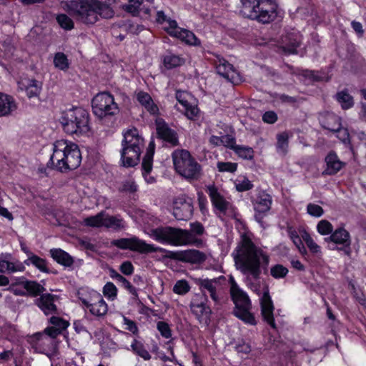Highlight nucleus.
Segmentation results:
<instances>
[{"instance_id":"1","label":"nucleus","mask_w":366,"mask_h":366,"mask_svg":"<svg viewBox=\"0 0 366 366\" xmlns=\"http://www.w3.org/2000/svg\"><path fill=\"white\" fill-rule=\"evenodd\" d=\"M232 256L237 269L245 276L247 286L259 293L262 268L268 266L269 255L252 242L250 234L243 233Z\"/></svg>"},{"instance_id":"2","label":"nucleus","mask_w":366,"mask_h":366,"mask_svg":"<svg viewBox=\"0 0 366 366\" xmlns=\"http://www.w3.org/2000/svg\"><path fill=\"white\" fill-rule=\"evenodd\" d=\"M190 230L172 227H162L150 231L149 236L154 240L175 247L202 244L199 236L203 234L204 228L198 222L190 224Z\"/></svg>"},{"instance_id":"3","label":"nucleus","mask_w":366,"mask_h":366,"mask_svg":"<svg viewBox=\"0 0 366 366\" xmlns=\"http://www.w3.org/2000/svg\"><path fill=\"white\" fill-rule=\"evenodd\" d=\"M50 162L52 167L60 172L76 169L81 162L79 147L75 143L64 139L56 141Z\"/></svg>"},{"instance_id":"4","label":"nucleus","mask_w":366,"mask_h":366,"mask_svg":"<svg viewBox=\"0 0 366 366\" xmlns=\"http://www.w3.org/2000/svg\"><path fill=\"white\" fill-rule=\"evenodd\" d=\"M122 145L121 159L123 165L128 167L137 165L144 147V139L137 129H129L124 133Z\"/></svg>"},{"instance_id":"5","label":"nucleus","mask_w":366,"mask_h":366,"mask_svg":"<svg viewBox=\"0 0 366 366\" xmlns=\"http://www.w3.org/2000/svg\"><path fill=\"white\" fill-rule=\"evenodd\" d=\"M89 117L86 110L74 107L61 112L60 122L66 133L83 134L89 130Z\"/></svg>"},{"instance_id":"6","label":"nucleus","mask_w":366,"mask_h":366,"mask_svg":"<svg viewBox=\"0 0 366 366\" xmlns=\"http://www.w3.org/2000/svg\"><path fill=\"white\" fill-rule=\"evenodd\" d=\"M172 160L178 174L189 180H197L201 176V166L185 149H177L172 153Z\"/></svg>"},{"instance_id":"7","label":"nucleus","mask_w":366,"mask_h":366,"mask_svg":"<svg viewBox=\"0 0 366 366\" xmlns=\"http://www.w3.org/2000/svg\"><path fill=\"white\" fill-rule=\"evenodd\" d=\"M230 293L236 306L234 310L235 316L246 324L255 325L254 317L249 312L251 302L249 297L238 287L233 278H231Z\"/></svg>"},{"instance_id":"8","label":"nucleus","mask_w":366,"mask_h":366,"mask_svg":"<svg viewBox=\"0 0 366 366\" xmlns=\"http://www.w3.org/2000/svg\"><path fill=\"white\" fill-rule=\"evenodd\" d=\"M97 0H73L68 4L71 14L79 21L93 25L97 22Z\"/></svg>"},{"instance_id":"9","label":"nucleus","mask_w":366,"mask_h":366,"mask_svg":"<svg viewBox=\"0 0 366 366\" xmlns=\"http://www.w3.org/2000/svg\"><path fill=\"white\" fill-rule=\"evenodd\" d=\"M92 106L94 114L99 118L115 115L119 112L113 96L108 92L97 94L92 99Z\"/></svg>"},{"instance_id":"10","label":"nucleus","mask_w":366,"mask_h":366,"mask_svg":"<svg viewBox=\"0 0 366 366\" xmlns=\"http://www.w3.org/2000/svg\"><path fill=\"white\" fill-rule=\"evenodd\" d=\"M111 244L121 249H129L142 254L154 252L159 250V248L154 244H147L136 236L130 238L114 239L111 242Z\"/></svg>"},{"instance_id":"11","label":"nucleus","mask_w":366,"mask_h":366,"mask_svg":"<svg viewBox=\"0 0 366 366\" xmlns=\"http://www.w3.org/2000/svg\"><path fill=\"white\" fill-rule=\"evenodd\" d=\"M207 192L217 214L229 217L235 215V208L232 204L214 186H209Z\"/></svg>"},{"instance_id":"12","label":"nucleus","mask_w":366,"mask_h":366,"mask_svg":"<svg viewBox=\"0 0 366 366\" xmlns=\"http://www.w3.org/2000/svg\"><path fill=\"white\" fill-rule=\"evenodd\" d=\"M225 281V277L220 276L214 279L195 280V283L199 287V290L206 295L209 293L210 297L214 302H218L220 299V293L222 289V282Z\"/></svg>"},{"instance_id":"13","label":"nucleus","mask_w":366,"mask_h":366,"mask_svg":"<svg viewBox=\"0 0 366 366\" xmlns=\"http://www.w3.org/2000/svg\"><path fill=\"white\" fill-rule=\"evenodd\" d=\"M167 24L165 30L170 36L177 38L189 45L199 46L201 44L200 40L193 32L179 27L176 21L169 19Z\"/></svg>"},{"instance_id":"14","label":"nucleus","mask_w":366,"mask_h":366,"mask_svg":"<svg viewBox=\"0 0 366 366\" xmlns=\"http://www.w3.org/2000/svg\"><path fill=\"white\" fill-rule=\"evenodd\" d=\"M252 202L255 211L254 218L261 222L263 216L271 209L272 197L264 191H259L252 197Z\"/></svg>"},{"instance_id":"15","label":"nucleus","mask_w":366,"mask_h":366,"mask_svg":"<svg viewBox=\"0 0 366 366\" xmlns=\"http://www.w3.org/2000/svg\"><path fill=\"white\" fill-rule=\"evenodd\" d=\"M256 20L263 24L269 23L277 15V4L273 0H257Z\"/></svg>"},{"instance_id":"16","label":"nucleus","mask_w":366,"mask_h":366,"mask_svg":"<svg viewBox=\"0 0 366 366\" xmlns=\"http://www.w3.org/2000/svg\"><path fill=\"white\" fill-rule=\"evenodd\" d=\"M80 300L94 316L103 317L107 313L108 305L98 292H93L89 299L80 297Z\"/></svg>"},{"instance_id":"17","label":"nucleus","mask_w":366,"mask_h":366,"mask_svg":"<svg viewBox=\"0 0 366 366\" xmlns=\"http://www.w3.org/2000/svg\"><path fill=\"white\" fill-rule=\"evenodd\" d=\"M322 126L333 132L337 133V137L344 144H350V134L347 129L341 127L340 119L334 114H326L322 120Z\"/></svg>"},{"instance_id":"18","label":"nucleus","mask_w":366,"mask_h":366,"mask_svg":"<svg viewBox=\"0 0 366 366\" xmlns=\"http://www.w3.org/2000/svg\"><path fill=\"white\" fill-rule=\"evenodd\" d=\"M193 214V204L191 199L179 197L174 201L173 214L178 220H187Z\"/></svg>"},{"instance_id":"19","label":"nucleus","mask_w":366,"mask_h":366,"mask_svg":"<svg viewBox=\"0 0 366 366\" xmlns=\"http://www.w3.org/2000/svg\"><path fill=\"white\" fill-rule=\"evenodd\" d=\"M124 9L134 16L140 13L149 15L155 7L154 0H128V4L124 6Z\"/></svg>"},{"instance_id":"20","label":"nucleus","mask_w":366,"mask_h":366,"mask_svg":"<svg viewBox=\"0 0 366 366\" xmlns=\"http://www.w3.org/2000/svg\"><path fill=\"white\" fill-rule=\"evenodd\" d=\"M191 95L186 92L178 91L176 93V99L182 106L185 116L191 120H195L199 115V109L197 105L189 102Z\"/></svg>"},{"instance_id":"21","label":"nucleus","mask_w":366,"mask_h":366,"mask_svg":"<svg viewBox=\"0 0 366 366\" xmlns=\"http://www.w3.org/2000/svg\"><path fill=\"white\" fill-rule=\"evenodd\" d=\"M218 74L225 78L232 84H238L241 77L233 66L224 59H219L216 65Z\"/></svg>"},{"instance_id":"22","label":"nucleus","mask_w":366,"mask_h":366,"mask_svg":"<svg viewBox=\"0 0 366 366\" xmlns=\"http://www.w3.org/2000/svg\"><path fill=\"white\" fill-rule=\"evenodd\" d=\"M261 312L264 320L272 327L275 328V322L273 316L274 305L271 297L269 295V291L267 289L260 299Z\"/></svg>"},{"instance_id":"23","label":"nucleus","mask_w":366,"mask_h":366,"mask_svg":"<svg viewBox=\"0 0 366 366\" xmlns=\"http://www.w3.org/2000/svg\"><path fill=\"white\" fill-rule=\"evenodd\" d=\"M56 296L51 294H43L35 300V304L46 315L57 313L55 305Z\"/></svg>"},{"instance_id":"24","label":"nucleus","mask_w":366,"mask_h":366,"mask_svg":"<svg viewBox=\"0 0 366 366\" xmlns=\"http://www.w3.org/2000/svg\"><path fill=\"white\" fill-rule=\"evenodd\" d=\"M301 35L299 32L293 31L287 34L282 39V49L287 54H295L297 48L300 46Z\"/></svg>"},{"instance_id":"25","label":"nucleus","mask_w":366,"mask_h":366,"mask_svg":"<svg viewBox=\"0 0 366 366\" xmlns=\"http://www.w3.org/2000/svg\"><path fill=\"white\" fill-rule=\"evenodd\" d=\"M156 129L159 138L172 145L177 144L178 139L176 133L168 127L162 119L156 120Z\"/></svg>"},{"instance_id":"26","label":"nucleus","mask_w":366,"mask_h":366,"mask_svg":"<svg viewBox=\"0 0 366 366\" xmlns=\"http://www.w3.org/2000/svg\"><path fill=\"white\" fill-rule=\"evenodd\" d=\"M325 241L327 243H333L339 244L343 247H349L351 244L350 234L343 227L336 229L332 231L330 237L325 238Z\"/></svg>"},{"instance_id":"27","label":"nucleus","mask_w":366,"mask_h":366,"mask_svg":"<svg viewBox=\"0 0 366 366\" xmlns=\"http://www.w3.org/2000/svg\"><path fill=\"white\" fill-rule=\"evenodd\" d=\"M207 254L197 249H187L178 254L179 260L192 264H201L207 259Z\"/></svg>"},{"instance_id":"28","label":"nucleus","mask_w":366,"mask_h":366,"mask_svg":"<svg viewBox=\"0 0 366 366\" xmlns=\"http://www.w3.org/2000/svg\"><path fill=\"white\" fill-rule=\"evenodd\" d=\"M17 109V103L13 97L0 92V117L11 115Z\"/></svg>"},{"instance_id":"29","label":"nucleus","mask_w":366,"mask_h":366,"mask_svg":"<svg viewBox=\"0 0 366 366\" xmlns=\"http://www.w3.org/2000/svg\"><path fill=\"white\" fill-rule=\"evenodd\" d=\"M19 88L24 89L29 98L38 97L41 92L42 84L35 79H26L19 83Z\"/></svg>"},{"instance_id":"30","label":"nucleus","mask_w":366,"mask_h":366,"mask_svg":"<svg viewBox=\"0 0 366 366\" xmlns=\"http://www.w3.org/2000/svg\"><path fill=\"white\" fill-rule=\"evenodd\" d=\"M325 162L327 164L326 173L330 175L335 174L345 166V163L342 162L334 152H330L327 155Z\"/></svg>"},{"instance_id":"31","label":"nucleus","mask_w":366,"mask_h":366,"mask_svg":"<svg viewBox=\"0 0 366 366\" xmlns=\"http://www.w3.org/2000/svg\"><path fill=\"white\" fill-rule=\"evenodd\" d=\"M192 313L199 319V322L207 323L211 314L210 308L204 302L194 301L191 304Z\"/></svg>"},{"instance_id":"32","label":"nucleus","mask_w":366,"mask_h":366,"mask_svg":"<svg viewBox=\"0 0 366 366\" xmlns=\"http://www.w3.org/2000/svg\"><path fill=\"white\" fill-rule=\"evenodd\" d=\"M257 9V1L241 0L239 12L244 17L256 20Z\"/></svg>"},{"instance_id":"33","label":"nucleus","mask_w":366,"mask_h":366,"mask_svg":"<svg viewBox=\"0 0 366 366\" xmlns=\"http://www.w3.org/2000/svg\"><path fill=\"white\" fill-rule=\"evenodd\" d=\"M104 227L119 231L126 229L127 224L120 215L112 216L106 213Z\"/></svg>"},{"instance_id":"34","label":"nucleus","mask_w":366,"mask_h":366,"mask_svg":"<svg viewBox=\"0 0 366 366\" xmlns=\"http://www.w3.org/2000/svg\"><path fill=\"white\" fill-rule=\"evenodd\" d=\"M137 99L139 104L144 107L150 114H157L159 109L148 93L144 92H139L137 93Z\"/></svg>"},{"instance_id":"35","label":"nucleus","mask_w":366,"mask_h":366,"mask_svg":"<svg viewBox=\"0 0 366 366\" xmlns=\"http://www.w3.org/2000/svg\"><path fill=\"white\" fill-rule=\"evenodd\" d=\"M27 259L24 260V263L26 265H33L36 269L42 272H48L46 262L44 259L34 254L31 251H26Z\"/></svg>"},{"instance_id":"36","label":"nucleus","mask_w":366,"mask_h":366,"mask_svg":"<svg viewBox=\"0 0 366 366\" xmlns=\"http://www.w3.org/2000/svg\"><path fill=\"white\" fill-rule=\"evenodd\" d=\"M50 254L57 263L65 267H70L74 262L72 257L61 249H50Z\"/></svg>"},{"instance_id":"37","label":"nucleus","mask_w":366,"mask_h":366,"mask_svg":"<svg viewBox=\"0 0 366 366\" xmlns=\"http://www.w3.org/2000/svg\"><path fill=\"white\" fill-rule=\"evenodd\" d=\"M106 212H101L96 215L84 219V224L92 227H104Z\"/></svg>"},{"instance_id":"38","label":"nucleus","mask_w":366,"mask_h":366,"mask_svg":"<svg viewBox=\"0 0 366 366\" xmlns=\"http://www.w3.org/2000/svg\"><path fill=\"white\" fill-rule=\"evenodd\" d=\"M336 99L343 109H348L354 105L353 97L345 90L337 93Z\"/></svg>"},{"instance_id":"39","label":"nucleus","mask_w":366,"mask_h":366,"mask_svg":"<svg viewBox=\"0 0 366 366\" xmlns=\"http://www.w3.org/2000/svg\"><path fill=\"white\" fill-rule=\"evenodd\" d=\"M34 339L35 340V346L39 348L41 352H44L46 347H49L52 343V340L44 333H37L34 335Z\"/></svg>"},{"instance_id":"40","label":"nucleus","mask_w":366,"mask_h":366,"mask_svg":"<svg viewBox=\"0 0 366 366\" xmlns=\"http://www.w3.org/2000/svg\"><path fill=\"white\" fill-rule=\"evenodd\" d=\"M132 350L137 355L143 358L144 360H149L152 357L149 352L146 350L144 345L137 340H134L131 345Z\"/></svg>"},{"instance_id":"41","label":"nucleus","mask_w":366,"mask_h":366,"mask_svg":"<svg viewBox=\"0 0 366 366\" xmlns=\"http://www.w3.org/2000/svg\"><path fill=\"white\" fill-rule=\"evenodd\" d=\"M289 136L287 132H282L277 135V151L282 154H286L288 149Z\"/></svg>"},{"instance_id":"42","label":"nucleus","mask_w":366,"mask_h":366,"mask_svg":"<svg viewBox=\"0 0 366 366\" xmlns=\"http://www.w3.org/2000/svg\"><path fill=\"white\" fill-rule=\"evenodd\" d=\"M97 21L99 20V18L103 19H111L114 16V12L113 9L109 6L103 4L99 0H97Z\"/></svg>"},{"instance_id":"43","label":"nucleus","mask_w":366,"mask_h":366,"mask_svg":"<svg viewBox=\"0 0 366 366\" xmlns=\"http://www.w3.org/2000/svg\"><path fill=\"white\" fill-rule=\"evenodd\" d=\"M23 285L24 288L32 296H37L45 291V288L35 281H24Z\"/></svg>"},{"instance_id":"44","label":"nucleus","mask_w":366,"mask_h":366,"mask_svg":"<svg viewBox=\"0 0 366 366\" xmlns=\"http://www.w3.org/2000/svg\"><path fill=\"white\" fill-rule=\"evenodd\" d=\"M164 65L168 69H171L174 67L181 66L184 64V59L178 55L167 54L164 57Z\"/></svg>"},{"instance_id":"45","label":"nucleus","mask_w":366,"mask_h":366,"mask_svg":"<svg viewBox=\"0 0 366 366\" xmlns=\"http://www.w3.org/2000/svg\"><path fill=\"white\" fill-rule=\"evenodd\" d=\"M302 239L306 243L310 251L315 254H320L322 253L321 247L318 245L309 233L304 232L302 234Z\"/></svg>"},{"instance_id":"46","label":"nucleus","mask_w":366,"mask_h":366,"mask_svg":"<svg viewBox=\"0 0 366 366\" xmlns=\"http://www.w3.org/2000/svg\"><path fill=\"white\" fill-rule=\"evenodd\" d=\"M54 66L60 70L65 71L69 68V61L66 56L61 52H58L54 57Z\"/></svg>"},{"instance_id":"47","label":"nucleus","mask_w":366,"mask_h":366,"mask_svg":"<svg viewBox=\"0 0 366 366\" xmlns=\"http://www.w3.org/2000/svg\"><path fill=\"white\" fill-rule=\"evenodd\" d=\"M234 151L239 157L244 159H252L254 157V150L249 147L237 145Z\"/></svg>"},{"instance_id":"48","label":"nucleus","mask_w":366,"mask_h":366,"mask_svg":"<svg viewBox=\"0 0 366 366\" xmlns=\"http://www.w3.org/2000/svg\"><path fill=\"white\" fill-rule=\"evenodd\" d=\"M56 19L59 25L65 30H71L74 26L73 20L66 14H59Z\"/></svg>"},{"instance_id":"49","label":"nucleus","mask_w":366,"mask_h":366,"mask_svg":"<svg viewBox=\"0 0 366 366\" xmlns=\"http://www.w3.org/2000/svg\"><path fill=\"white\" fill-rule=\"evenodd\" d=\"M235 188L238 192H245L253 187L252 182L245 177H239L235 182Z\"/></svg>"},{"instance_id":"50","label":"nucleus","mask_w":366,"mask_h":366,"mask_svg":"<svg viewBox=\"0 0 366 366\" xmlns=\"http://www.w3.org/2000/svg\"><path fill=\"white\" fill-rule=\"evenodd\" d=\"M317 230L321 235H328L332 234L333 231V227L329 221L326 219H322L317 224Z\"/></svg>"},{"instance_id":"51","label":"nucleus","mask_w":366,"mask_h":366,"mask_svg":"<svg viewBox=\"0 0 366 366\" xmlns=\"http://www.w3.org/2000/svg\"><path fill=\"white\" fill-rule=\"evenodd\" d=\"M119 190L122 192L134 193L137 190V185L134 179H127L121 183Z\"/></svg>"},{"instance_id":"52","label":"nucleus","mask_w":366,"mask_h":366,"mask_svg":"<svg viewBox=\"0 0 366 366\" xmlns=\"http://www.w3.org/2000/svg\"><path fill=\"white\" fill-rule=\"evenodd\" d=\"M104 295L110 300H114L117 296V288L112 282H107L103 287Z\"/></svg>"},{"instance_id":"53","label":"nucleus","mask_w":366,"mask_h":366,"mask_svg":"<svg viewBox=\"0 0 366 366\" xmlns=\"http://www.w3.org/2000/svg\"><path fill=\"white\" fill-rule=\"evenodd\" d=\"M287 273V268L282 264H277L270 268V274L275 279L283 278Z\"/></svg>"},{"instance_id":"54","label":"nucleus","mask_w":366,"mask_h":366,"mask_svg":"<svg viewBox=\"0 0 366 366\" xmlns=\"http://www.w3.org/2000/svg\"><path fill=\"white\" fill-rule=\"evenodd\" d=\"M154 148L155 144L154 140H152L147 147V153L145 154L142 162H144V164L145 167H147L148 169L149 168L150 163H152L153 161V156L154 154Z\"/></svg>"},{"instance_id":"55","label":"nucleus","mask_w":366,"mask_h":366,"mask_svg":"<svg viewBox=\"0 0 366 366\" xmlns=\"http://www.w3.org/2000/svg\"><path fill=\"white\" fill-rule=\"evenodd\" d=\"M190 290V287L187 282V281L184 280H178L174 287L173 292L178 295H185Z\"/></svg>"},{"instance_id":"56","label":"nucleus","mask_w":366,"mask_h":366,"mask_svg":"<svg viewBox=\"0 0 366 366\" xmlns=\"http://www.w3.org/2000/svg\"><path fill=\"white\" fill-rule=\"evenodd\" d=\"M217 167L220 172H231L233 173L237 170V164L233 162H218Z\"/></svg>"},{"instance_id":"57","label":"nucleus","mask_w":366,"mask_h":366,"mask_svg":"<svg viewBox=\"0 0 366 366\" xmlns=\"http://www.w3.org/2000/svg\"><path fill=\"white\" fill-rule=\"evenodd\" d=\"M25 270L24 263L19 260L14 262L8 261L7 272L14 273L18 272H24Z\"/></svg>"},{"instance_id":"58","label":"nucleus","mask_w":366,"mask_h":366,"mask_svg":"<svg viewBox=\"0 0 366 366\" xmlns=\"http://www.w3.org/2000/svg\"><path fill=\"white\" fill-rule=\"evenodd\" d=\"M307 211L310 215L315 217H320L324 213V210L320 206L312 203L307 206Z\"/></svg>"},{"instance_id":"59","label":"nucleus","mask_w":366,"mask_h":366,"mask_svg":"<svg viewBox=\"0 0 366 366\" xmlns=\"http://www.w3.org/2000/svg\"><path fill=\"white\" fill-rule=\"evenodd\" d=\"M117 282L121 283L125 289H127L132 295L135 297V298L137 297V292L136 288L132 285V284L125 277L121 275Z\"/></svg>"},{"instance_id":"60","label":"nucleus","mask_w":366,"mask_h":366,"mask_svg":"<svg viewBox=\"0 0 366 366\" xmlns=\"http://www.w3.org/2000/svg\"><path fill=\"white\" fill-rule=\"evenodd\" d=\"M157 329L164 337L169 338L171 337V330L167 323L164 322H159L157 323Z\"/></svg>"},{"instance_id":"61","label":"nucleus","mask_w":366,"mask_h":366,"mask_svg":"<svg viewBox=\"0 0 366 366\" xmlns=\"http://www.w3.org/2000/svg\"><path fill=\"white\" fill-rule=\"evenodd\" d=\"M262 120L267 124H274L277 120V115L273 111H268L263 114Z\"/></svg>"},{"instance_id":"62","label":"nucleus","mask_w":366,"mask_h":366,"mask_svg":"<svg viewBox=\"0 0 366 366\" xmlns=\"http://www.w3.org/2000/svg\"><path fill=\"white\" fill-rule=\"evenodd\" d=\"M222 142L223 146L234 149L237 147L235 144V139L231 135H224L222 137Z\"/></svg>"},{"instance_id":"63","label":"nucleus","mask_w":366,"mask_h":366,"mask_svg":"<svg viewBox=\"0 0 366 366\" xmlns=\"http://www.w3.org/2000/svg\"><path fill=\"white\" fill-rule=\"evenodd\" d=\"M119 269L125 275H131L134 272V267L129 261L124 262L120 265Z\"/></svg>"},{"instance_id":"64","label":"nucleus","mask_w":366,"mask_h":366,"mask_svg":"<svg viewBox=\"0 0 366 366\" xmlns=\"http://www.w3.org/2000/svg\"><path fill=\"white\" fill-rule=\"evenodd\" d=\"M50 322L52 325L57 326L58 328L60 330L65 329L69 325V324L66 321L62 320L61 318H60L59 317H55V316H53L50 318Z\"/></svg>"}]
</instances>
